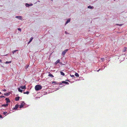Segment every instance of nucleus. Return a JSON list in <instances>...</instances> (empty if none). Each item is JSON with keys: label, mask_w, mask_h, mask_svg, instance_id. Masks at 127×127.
Masks as SVG:
<instances>
[{"label": "nucleus", "mask_w": 127, "mask_h": 127, "mask_svg": "<svg viewBox=\"0 0 127 127\" xmlns=\"http://www.w3.org/2000/svg\"><path fill=\"white\" fill-rule=\"evenodd\" d=\"M42 88L41 86L40 85H36L35 87V89L36 91H38L41 90Z\"/></svg>", "instance_id": "nucleus-1"}, {"label": "nucleus", "mask_w": 127, "mask_h": 127, "mask_svg": "<svg viewBox=\"0 0 127 127\" xmlns=\"http://www.w3.org/2000/svg\"><path fill=\"white\" fill-rule=\"evenodd\" d=\"M68 49H66L62 52V54L63 57H64V56L66 53L68 51Z\"/></svg>", "instance_id": "nucleus-2"}, {"label": "nucleus", "mask_w": 127, "mask_h": 127, "mask_svg": "<svg viewBox=\"0 0 127 127\" xmlns=\"http://www.w3.org/2000/svg\"><path fill=\"white\" fill-rule=\"evenodd\" d=\"M33 4L32 3L29 4L28 3H26L25 4V5L27 7H28L30 6H32L33 5Z\"/></svg>", "instance_id": "nucleus-3"}, {"label": "nucleus", "mask_w": 127, "mask_h": 127, "mask_svg": "<svg viewBox=\"0 0 127 127\" xmlns=\"http://www.w3.org/2000/svg\"><path fill=\"white\" fill-rule=\"evenodd\" d=\"M62 83H64L66 84H67L68 85L69 84V83L65 81H63L62 82V83H61V82L60 83L59 85H62Z\"/></svg>", "instance_id": "nucleus-4"}, {"label": "nucleus", "mask_w": 127, "mask_h": 127, "mask_svg": "<svg viewBox=\"0 0 127 127\" xmlns=\"http://www.w3.org/2000/svg\"><path fill=\"white\" fill-rule=\"evenodd\" d=\"M15 18L18 19L20 20H22V18L21 16H16L15 17Z\"/></svg>", "instance_id": "nucleus-5"}, {"label": "nucleus", "mask_w": 127, "mask_h": 127, "mask_svg": "<svg viewBox=\"0 0 127 127\" xmlns=\"http://www.w3.org/2000/svg\"><path fill=\"white\" fill-rule=\"evenodd\" d=\"M25 104V103L24 102H22L21 103V105L20 106V108H21L23 107Z\"/></svg>", "instance_id": "nucleus-6"}, {"label": "nucleus", "mask_w": 127, "mask_h": 127, "mask_svg": "<svg viewBox=\"0 0 127 127\" xmlns=\"http://www.w3.org/2000/svg\"><path fill=\"white\" fill-rule=\"evenodd\" d=\"M18 107L19 105H18L17 104L16 105L15 107L13 108V109L14 110H16Z\"/></svg>", "instance_id": "nucleus-7"}, {"label": "nucleus", "mask_w": 127, "mask_h": 127, "mask_svg": "<svg viewBox=\"0 0 127 127\" xmlns=\"http://www.w3.org/2000/svg\"><path fill=\"white\" fill-rule=\"evenodd\" d=\"M5 100H6V103H8V102H10V100L8 98H5Z\"/></svg>", "instance_id": "nucleus-8"}, {"label": "nucleus", "mask_w": 127, "mask_h": 127, "mask_svg": "<svg viewBox=\"0 0 127 127\" xmlns=\"http://www.w3.org/2000/svg\"><path fill=\"white\" fill-rule=\"evenodd\" d=\"M52 84H59L60 83L58 82H57L56 81H53L52 82Z\"/></svg>", "instance_id": "nucleus-9"}, {"label": "nucleus", "mask_w": 127, "mask_h": 127, "mask_svg": "<svg viewBox=\"0 0 127 127\" xmlns=\"http://www.w3.org/2000/svg\"><path fill=\"white\" fill-rule=\"evenodd\" d=\"M20 88L22 89H26V86L25 85L21 86Z\"/></svg>", "instance_id": "nucleus-10"}, {"label": "nucleus", "mask_w": 127, "mask_h": 127, "mask_svg": "<svg viewBox=\"0 0 127 127\" xmlns=\"http://www.w3.org/2000/svg\"><path fill=\"white\" fill-rule=\"evenodd\" d=\"M70 21V19H68L65 23V25H66V24H67Z\"/></svg>", "instance_id": "nucleus-11"}, {"label": "nucleus", "mask_w": 127, "mask_h": 127, "mask_svg": "<svg viewBox=\"0 0 127 127\" xmlns=\"http://www.w3.org/2000/svg\"><path fill=\"white\" fill-rule=\"evenodd\" d=\"M60 60H58L55 63V64L56 65L58 63H60Z\"/></svg>", "instance_id": "nucleus-12"}, {"label": "nucleus", "mask_w": 127, "mask_h": 127, "mask_svg": "<svg viewBox=\"0 0 127 127\" xmlns=\"http://www.w3.org/2000/svg\"><path fill=\"white\" fill-rule=\"evenodd\" d=\"M10 93H5L4 94V95H5L6 96H8L9 95H10Z\"/></svg>", "instance_id": "nucleus-13"}, {"label": "nucleus", "mask_w": 127, "mask_h": 127, "mask_svg": "<svg viewBox=\"0 0 127 127\" xmlns=\"http://www.w3.org/2000/svg\"><path fill=\"white\" fill-rule=\"evenodd\" d=\"M20 97L19 96L15 98V100L16 101H17L19 100Z\"/></svg>", "instance_id": "nucleus-14"}, {"label": "nucleus", "mask_w": 127, "mask_h": 127, "mask_svg": "<svg viewBox=\"0 0 127 127\" xmlns=\"http://www.w3.org/2000/svg\"><path fill=\"white\" fill-rule=\"evenodd\" d=\"M8 104L7 103L6 104H3V105H2L1 106L2 107H6L7 106H8Z\"/></svg>", "instance_id": "nucleus-15"}, {"label": "nucleus", "mask_w": 127, "mask_h": 127, "mask_svg": "<svg viewBox=\"0 0 127 127\" xmlns=\"http://www.w3.org/2000/svg\"><path fill=\"white\" fill-rule=\"evenodd\" d=\"M127 48L126 47H125L124 48V49H123V52H125L126 51V50H127Z\"/></svg>", "instance_id": "nucleus-16"}, {"label": "nucleus", "mask_w": 127, "mask_h": 127, "mask_svg": "<svg viewBox=\"0 0 127 127\" xmlns=\"http://www.w3.org/2000/svg\"><path fill=\"white\" fill-rule=\"evenodd\" d=\"M88 8L90 9H93L94 8V7L93 6H91L90 5L88 7Z\"/></svg>", "instance_id": "nucleus-17"}, {"label": "nucleus", "mask_w": 127, "mask_h": 127, "mask_svg": "<svg viewBox=\"0 0 127 127\" xmlns=\"http://www.w3.org/2000/svg\"><path fill=\"white\" fill-rule=\"evenodd\" d=\"M48 76L49 77H54V76L52 74L50 73L49 74Z\"/></svg>", "instance_id": "nucleus-18"}, {"label": "nucleus", "mask_w": 127, "mask_h": 127, "mask_svg": "<svg viewBox=\"0 0 127 127\" xmlns=\"http://www.w3.org/2000/svg\"><path fill=\"white\" fill-rule=\"evenodd\" d=\"M18 91L19 92L22 93L23 92V90H22L20 89V88H18Z\"/></svg>", "instance_id": "nucleus-19"}, {"label": "nucleus", "mask_w": 127, "mask_h": 127, "mask_svg": "<svg viewBox=\"0 0 127 127\" xmlns=\"http://www.w3.org/2000/svg\"><path fill=\"white\" fill-rule=\"evenodd\" d=\"M61 74V75L64 76V75L65 74L62 71H61L60 72Z\"/></svg>", "instance_id": "nucleus-20"}, {"label": "nucleus", "mask_w": 127, "mask_h": 127, "mask_svg": "<svg viewBox=\"0 0 127 127\" xmlns=\"http://www.w3.org/2000/svg\"><path fill=\"white\" fill-rule=\"evenodd\" d=\"M75 75L76 77H78L79 76V75L76 72L75 73Z\"/></svg>", "instance_id": "nucleus-21"}, {"label": "nucleus", "mask_w": 127, "mask_h": 127, "mask_svg": "<svg viewBox=\"0 0 127 127\" xmlns=\"http://www.w3.org/2000/svg\"><path fill=\"white\" fill-rule=\"evenodd\" d=\"M29 93V91H27L26 92H24L23 93L24 94H28Z\"/></svg>", "instance_id": "nucleus-22"}, {"label": "nucleus", "mask_w": 127, "mask_h": 127, "mask_svg": "<svg viewBox=\"0 0 127 127\" xmlns=\"http://www.w3.org/2000/svg\"><path fill=\"white\" fill-rule=\"evenodd\" d=\"M18 50H14L12 51V53L13 54H14L15 52L17 51Z\"/></svg>", "instance_id": "nucleus-23"}, {"label": "nucleus", "mask_w": 127, "mask_h": 127, "mask_svg": "<svg viewBox=\"0 0 127 127\" xmlns=\"http://www.w3.org/2000/svg\"><path fill=\"white\" fill-rule=\"evenodd\" d=\"M11 61H6L5 63L6 64L10 63H11Z\"/></svg>", "instance_id": "nucleus-24"}, {"label": "nucleus", "mask_w": 127, "mask_h": 127, "mask_svg": "<svg viewBox=\"0 0 127 127\" xmlns=\"http://www.w3.org/2000/svg\"><path fill=\"white\" fill-rule=\"evenodd\" d=\"M33 39V38L32 37L31 38H30V42H31L32 41V39Z\"/></svg>", "instance_id": "nucleus-25"}, {"label": "nucleus", "mask_w": 127, "mask_h": 127, "mask_svg": "<svg viewBox=\"0 0 127 127\" xmlns=\"http://www.w3.org/2000/svg\"><path fill=\"white\" fill-rule=\"evenodd\" d=\"M29 65H27L25 67V68L26 69L29 67Z\"/></svg>", "instance_id": "nucleus-26"}, {"label": "nucleus", "mask_w": 127, "mask_h": 127, "mask_svg": "<svg viewBox=\"0 0 127 127\" xmlns=\"http://www.w3.org/2000/svg\"><path fill=\"white\" fill-rule=\"evenodd\" d=\"M101 60H102V61H103L104 60V58H102L101 59Z\"/></svg>", "instance_id": "nucleus-27"}, {"label": "nucleus", "mask_w": 127, "mask_h": 127, "mask_svg": "<svg viewBox=\"0 0 127 127\" xmlns=\"http://www.w3.org/2000/svg\"><path fill=\"white\" fill-rule=\"evenodd\" d=\"M18 30L20 31V32H21V28H18Z\"/></svg>", "instance_id": "nucleus-28"}, {"label": "nucleus", "mask_w": 127, "mask_h": 127, "mask_svg": "<svg viewBox=\"0 0 127 127\" xmlns=\"http://www.w3.org/2000/svg\"><path fill=\"white\" fill-rule=\"evenodd\" d=\"M6 113H7V112H4L3 114L4 115H5Z\"/></svg>", "instance_id": "nucleus-29"}, {"label": "nucleus", "mask_w": 127, "mask_h": 127, "mask_svg": "<svg viewBox=\"0 0 127 127\" xmlns=\"http://www.w3.org/2000/svg\"><path fill=\"white\" fill-rule=\"evenodd\" d=\"M70 75L72 77H74V75Z\"/></svg>", "instance_id": "nucleus-30"}, {"label": "nucleus", "mask_w": 127, "mask_h": 127, "mask_svg": "<svg viewBox=\"0 0 127 127\" xmlns=\"http://www.w3.org/2000/svg\"><path fill=\"white\" fill-rule=\"evenodd\" d=\"M65 33L66 34H69V33H68L66 31H65Z\"/></svg>", "instance_id": "nucleus-31"}, {"label": "nucleus", "mask_w": 127, "mask_h": 127, "mask_svg": "<svg viewBox=\"0 0 127 127\" xmlns=\"http://www.w3.org/2000/svg\"><path fill=\"white\" fill-rule=\"evenodd\" d=\"M5 96H0V97H5Z\"/></svg>", "instance_id": "nucleus-32"}, {"label": "nucleus", "mask_w": 127, "mask_h": 127, "mask_svg": "<svg viewBox=\"0 0 127 127\" xmlns=\"http://www.w3.org/2000/svg\"><path fill=\"white\" fill-rule=\"evenodd\" d=\"M123 25V24H120V25H119L118 24H117V25H119L120 26H122V25Z\"/></svg>", "instance_id": "nucleus-33"}, {"label": "nucleus", "mask_w": 127, "mask_h": 127, "mask_svg": "<svg viewBox=\"0 0 127 127\" xmlns=\"http://www.w3.org/2000/svg\"><path fill=\"white\" fill-rule=\"evenodd\" d=\"M105 66L104 67V68H101V69L102 70V69H104L105 68Z\"/></svg>", "instance_id": "nucleus-34"}, {"label": "nucleus", "mask_w": 127, "mask_h": 127, "mask_svg": "<svg viewBox=\"0 0 127 127\" xmlns=\"http://www.w3.org/2000/svg\"><path fill=\"white\" fill-rule=\"evenodd\" d=\"M3 91H4V92H6V90L5 89H4Z\"/></svg>", "instance_id": "nucleus-35"}, {"label": "nucleus", "mask_w": 127, "mask_h": 127, "mask_svg": "<svg viewBox=\"0 0 127 127\" xmlns=\"http://www.w3.org/2000/svg\"><path fill=\"white\" fill-rule=\"evenodd\" d=\"M101 70V69L100 68L97 71L98 72L100 70Z\"/></svg>", "instance_id": "nucleus-36"}, {"label": "nucleus", "mask_w": 127, "mask_h": 127, "mask_svg": "<svg viewBox=\"0 0 127 127\" xmlns=\"http://www.w3.org/2000/svg\"><path fill=\"white\" fill-rule=\"evenodd\" d=\"M2 118V116L0 115V118Z\"/></svg>", "instance_id": "nucleus-37"}, {"label": "nucleus", "mask_w": 127, "mask_h": 127, "mask_svg": "<svg viewBox=\"0 0 127 127\" xmlns=\"http://www.w3.org/2000/svg\"><path fill=\"white\" fill-rule=\"evenodd\" d=\"M31 42H30V41L29 40V41L28 42V44H29V43H30Z\"/></svg>", "instance_id": "nucleus-38"}, {"label": "nucleus", "mask_w": 127, "mask_h": 127, "mask_svg": "<svg viewBox=\"0 0 127 127\" xmlns=\"http://www.w3.org/2000/svg\"><path fill=\"white\" fill-rule=\"evenodd\" d=\"M118 0H114L115 1H117Z\"/></svg>", "instance_id": "nucleus-39"}, {"label": "nucleus", "mask_w": 127, "mask_h": 127, "mask_svg": "<svg viewBox=\"0 0 127 127\" xmlns=\"http://www.w3.org/2000/svg\"><path fill=\"white\" fill-rule=\"evenodd\" d=\"M2 61L0 60V62H1Z\"/></svg>", "instance_id": "nucleus-40"}, {"label": "nucleus", "mask_w": 127, "mask_h": 127, "mask_svg": "<svg viewBox=\"0 0 127 127\" xmlns=\"http://www.w3.org/2000/svg\"><path fill=\"white\" fill-rule=\"evenodd\" d=\"M1 94V93L0 92V94Z\"/></svg>", "instance_id": "nucleus-41"}, {"label": "nucleus", "mask_w": 127, "mask_h": 127, "mask_svg": "<svg viewBox=\"0 0 127 127\" xmlns=\"http://www.w3.org/2000/svg\"><path fill=\"white\" fill-rule=\"evenodd\" d=\"M38 2H40V1H39V0H38Z\"/></svg>", "instance_id": "nucleus-42"}, {"label": "nucleus", "mask_w": 127, "mask_h": 127, "mask_svg": "<svg viewBox=\"0 0 127 127\" xmlns=\"http://www.w3.org/2000/svg\"><path fill=\"white\" fill-rule=\"evenodd\" d=\"M66 81H68V80H66Z\"/></svg>", "instance_id": "nucleus-43"}]
</instances>
